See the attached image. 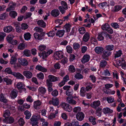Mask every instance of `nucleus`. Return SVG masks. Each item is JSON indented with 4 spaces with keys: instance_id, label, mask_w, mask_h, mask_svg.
Returning <instances> with one entry per match:
<instances>
[{
    "instance_id": "obj_1",
    "label": "nucleus",
    "mask_w": 126,
    "mask_h": 126,
    "mask_svg": "<svg viewBox=\"0 0 126 126\" xmlns=\"http://www.w3.org/2000/svg\"><path fill=\"white\" fill-rule=\"evenodd\" d=\"M40 119V115L38 114L33 115L30 119V123L32 125V126H38L37 121Z\"/></svg>"
},
{
    "instance_id": "obj_2",
    "label": "nucleus",
    "mask_w": 126,
    "mask_h": 126,
    "mask_svg": "<svg viewBox=\"0 0 126 126\" xmlns=\"http://www.w3.org/2000/svg\"><path fill=\"white\" fill-rule=\"evenodd\" d=\"M61 6H59L58 9L62 14L64 13L65 10L68 9L67 5L66 2L64 1H62L61 2Z\"/></svg>"
},
{
    "instance_id": "obj_3",
    "label": "nucleus",
    "mask_w": 126,
    "mask_h": 126,
    "mask_svg": "<svg viewBox=\"0 0 126 126\" xmlns=\"http://www.w3.org/2000/svg\"><path fill=\"white\" fill-rule=\"evenodd\" d=\"M62 107L65 110L70 112L72 110V108L68 104L64 102L62 103L61 105Z\"/></svg>"
},
{
    "instance_id": "obj_4",
    "label": "nucleus",
    "mask_w": 126,
    "mask_h": 126,
    "mask_svg": "<svg viewBox=\"0 0 126 126\" xmlns=\"http://www.w3.org/2000/svg\"><path fill=\"white\" fill-rule=\"evenodd\" d=\"M54 55L56 60H59L63 58V52L61 51H57L54 53Z\"/></svg>"
},
{
    "instance_id": "obj_5",
    "label": "nucleus",
    "mask_w": 126,
    "mask_h": 126,
    "mask_svg": "<svg viewBox=\"0 0 126 126\" xmlns=\"http://www.w3.org/2000/svg\"><path fill=\"white\" fill-rule=\"evenodd\" d=\"M74 98H75L73 96H67L66 98V102L72 105H75L76 104V102L73 99Z\"/></svg>"
},
{
    "instance_id": "obj_6",
    "label": "nucleus",
    "mask_w": 126,
    "mask_h": 126,
    "mask_svg": "<svg viewBox=\"0 0 126 126\" xmlns=\"http://www.w3.org/2000/svg\"><path fill=\"white\" fill-rule=\"evenodd\" d=\"M111 53L109 51L107 50H105L103 52V53L102 54V56L103 59L107 60L108 59V57L110 55Z\"/></svg>"
},
{
    "instance_id": "obj_7",
    "label": "nucleus",
    "mask_w": 126,
    "mask_h": 126,
    "mask_svg": "<svg viewBox=\"0 0 126 126\" xmlns=\"http://www.w3.org/2000/svg\"><path fill=\"white\" fill-rule=\"evenodd\" d=\"M3 122L6 123L11 124L14 122V119L12 117H7L2 120Z\"/></svg>"
},
{
    "instance_id": "obj_8",
    "label": "nucleus",
    "mask_w": 126,
    "mask_h": 126,
    "mask_svg": "<svg viewBox=\"0 0 126 126\" xmlns=\"http://www.w3.org/2000/svg\"><path fill=\"white\" fill-rule=\"evenodd\" d=\"M84 117V114L82 112H78L76 115V118L78 120L81 121L83 120Z\"/></svg>"
},
{
    "instance_id": "obj_9",
    "label": "nucleus",
    "mask_w": 126,
    "mask_h": 126,
    "mask_svg": "<svg viewBox=\"0 0 126 126\" xmlns=\"http://www.w3.org/2000/svg\"><path fill=\"white\" fill-rule=\"evenodd\" d=\"M50 14L52 16L56 17L59 15L60 12L58 9H55L51 11Z\"/></svg>"
},
{
    "instance_id": "obj_10",
    "label": "nucleus",
    "mask_w": 126,
    "mask_h": 126,
    "mask_svg": "<svg viewBox=\"0 0 126 126\" xmlns=\"http://www.w3.org/2000/svg\"><path fill=\"white\" fill-rule=\"evenodd\" d=\"M16 86L18 90H22L24 91L26 90V89L24 88L25 87L24 84L21 82H19L17 83L16 85Z\"/></svg>"
},
{
    "instance_id": "obj_11",
    "label": "nucleus",
    "mask_w": 126,
    "mask_h": 126,
    "mask_svg": "<svg viewBox=\"0 0 126 126\" xmlns=\"http://www.w3.org/2000/svg\"><path fill=\"white\" fill-rule=\"evenodd\" d=\"M23 74L27 78L29 79L31 78L32 76V73L29 71H24L23 72Z\"/></svg>"
},
{
    "instance_id": "obj_12",
    "label": "nucleus",
    "mask_w": 126,
    "mask_h": 126,
    "mask_svg": "<svg viewBox=\"0 0 126 126\" xmlns=\"http://www.w3.org/2000/svg\"><path fill=\"white\" fill-rule=\"evenodd\" d=\"M16 6L15 4L13 2L10 3L8 5V7L6 9V11L9 12L11 10H14Z\"/></svg>"
},
{
    "instance_id": "obj_13",
    "label": "nucleus",
    "mask_w": 126,
    "mask_h": 126,
    "mask_svg": "<svg viewBox=\"0 0 126 126\" xmlns=\"http://www.w3.org/2000/svg\"><path fill=\"white\" fill-rule=\"evenodd\" d=\"M90 58V56L89 55H85L82 58L81 62L83 63H85L89 61Z\"/></svg>"
},
{
    "instance_id": "obj_14",
    "label": "nucleus",
    "mask_w": 126,
    "mask_h": 126,
    "mask_svg": "<svg viewBox=\"0 0 126 126\" xmlns=\"http://www.w3.org/2000/svg\"><path fill=\"white\" fill-rule=\"evenodd\" d=\"M100 102L99 101H95L91 104V107L95 109H97V107L100 106Z\"/></svg>"
},
{
    "instance_id": "obj_15",
    "label": "nucleus",
    "mask_w": 126,
    "mask_h": 126,
    "mask_svg": "<svg viewBox=\"0 0 126 126\" xmlns=\"http://www.w3.org/2000/svg\"><path fill=\"white\" fill-rule=\"evenodd\" d=\"M95 52L97 54H100L102 53L104 51L103 48L100 47H96L95 48Z\"/></svg>"
},
{
    "instance_id": "obj_16",
    "label": "nucleus",
    "mask_w": 126,
    "mask_h": 126,
    "mask_svg": "<svg viewBox=\"0 0 126 126\" xmlns=\"http://www.w3.org/2000/svg\"><path fill=\"white\" fill-rule=\"evenodd\" d=\"M18 60V62L23 65L26 66L28 64V63L27 60L25 59H22L21 58H19Z\"/></svg>"
},
{
    "instance_id": "obj_17",
    "label": "nucleus",
    "mask_w": 126,
    "mask_h": 126,
    "mask_svg": "<svg viewBox=\"0 0 126 126\" xmlns=\"http://www.w3.org/2000/svg\"><path fill=\"white\" fill-rule=\"evenodd\" d=\"M35 68L37 70L43 72H46L47 70V69L39 65H37Z\"/></svg>"
},
{
    "instance_id": "obj_18",
    "label": "nucleus",
    "mask_w": 126,
    "mask_h": 126,
    "mask_svg": "<svg viewBox=\"0 0 126 126\" xmlns=\"http://www.w3.org/2000/svg\"><path fill=\"white\" fill-rule=\"evenodd\" d=\"M48 77L49 78L48 79L52 82L55 81L59 80V77H57L51 75L48 76Z\"/></svg>"
},
{
    "instance_id": "obj_19",
    "label": "nucleus",
    "mask_w": 126,
    "mask_h": 126,
    "mask_svg": "<svg viewBox=\"0 0 126 126\" xmlns=\"http://www.w3.org/2000/svg\"><path fill=\"white\" fill-rule=\"evenodd\" d=\"M91 85V83L89 82H87L85 84L86 88H85V90L86 91H89L92 89V87L90 86Z\"/></svg>"
},
{
    "instance_id": "obj_20",
    "label": "nucleus",
    "mask_w": 126,
    "mask_h": 126,
    "mask_svg": "<svg viewBox=\"0 0 126 126\" xmlns=\"http://www.w3.org/2000/svg\"><path fill=\"white\" fill-rule=\"evenodd\" d=\"M12 75L19 79H23L24 78V77L21 74L19 73L13 72L12 73Z\"/></svg>"
},
{
    "instance_id": "obj_21",
    "label": "nucleus",
    "mask_w": 126,
    "mask_h": 126,
    "mask_svg": "<svg viewBox=\"0 0 126 126\" xmlns=\"http://www.w3.org/2000/svg\"><path fill=\"white\" fill-rule=\"evenodd\" d=\"M34 107L35 109L38 110L39 109V107L41 104V102L39 100H38L34 102Z\"/></svg>"
},
{
    "instance_id": "obj_22",
    "label": "nucleus",
    "mask_w": 126,
    "mask_h": 126,
    "mask_svg": "<svg viewBox=\"0 0 126 126\" xmlns=\"http://www.w3.org/2000/svg\"><path fill=\"white\" fill-rule=\"evenodd\" d=\"M13 29V28L11 26H9L4 27L3 30L5 32H9L12 31Z\"/></svg>"
},
{
    "instance_id": "obj_23",
    "label": "nucleus",
    "mask_w": 126,
    "mask_h": 126,
    "mask_svg": "<svg viewBox=\"0 0 126 126\" xmlns=\"http://www.w3.org/2000/svg\"><path fill=\"white\" fill-rule=\"evenodd\" d=\"M103 112L105 114L112 113L113 110L108 108H104L103 110Z\"/></svg>"
},
{
    "instance_id": "obj_24",
    "label": "nucleus",
    "mask_w": 126,
    "mask_h": 126,
    "mask_svg": "<svg viewBox=\"0 0 126 126\" xmlns=\"http://www.w3.org/2000/svg\"><path fill=\"white\" fill-rule=\"evenodd\" d=\"M37 24L40 26L45 28L46 26L45 23L43 20H39L37 21Z\"/></svg>"
},
{
    "instance_id": "obj_25",
    "label": "nucleus",
    "mask_w": 126,
    "mask_h": 126,
    "mask_svg": "<svg viewBox=\"0 0 126 126\" xmlns=\"http://www.w3.org/2000/svg\"><path fill=\"white\" fill-rule=\"evenodd\" d=\"M89 38L90 36L89 33L86 32L83 37V40L84 41L86 42L89 40Z\"/></svg>"
},
{
    "instance_id": "obj_26",
    "label": "nucleus",
    "mask_w": 126,
    "mask_h": 126,
    "mask_svg": "<svg viewBox=\"0 0 126 126\" xmlns=\"http://www.w3.org/2000/svg\"><path fill=\"white\" fill-rule=\"evenodd\" d=\"M0 100L1 101L4 103H6L7 102V99L2 93H1L0 95Z\"/></svg>"
},
{
    "instance_id": "obj_27",
    "label": "nucleus",
    "mask_w": 126,
    "mask_h": 126,
    "mask_svg": "<svg viewBox=\"0 0 126 126\" xmlns=\"http://www.w3.org/2000/svg\"><path fill=\"white\" fill-rule=\"evenodd\" d=\"M14 37V36L13 35H9L6 37V39L7 41L9 43H11Z\"/></svg>"
},
{
    "instance_id": "obj_28",
    "label": "nucleus",
    "mask_w": 126,
    "mask_h": 126,
    "mask_svg": "<svg viewBox=\"0 0 126 126\" xmlns=\"http://www.w3.org/2000/svg\"><path fill=\"white\" fill-rule=\"evenodd\" d=\"M24 55L27 57H30L31 55L30 51L28 49H25L23 52Z\"/></svg>"
},
{
    "instance_id": "obj_29",
    "label": "nucleus",
    "mask_w": 126,
    "mask_h": 126,
    "mask_svg": "<svg viewBox=\"0 0 126 126\" xmlns=\"http://www.w3.org/2000/svg\"><path fill=\"white\" fill-rule=\"evenodd\" d=\"M38 91L40 94H44L46 92V90L45 88L41 87L39 88Z\"/></svg>"
},
{
    "instance_id": "obj_30",
    "label": "nucleus",
    "mask_w": 126,
    "mask_h": 126,
    "mask_svg": "<svg viewBox=\"0 0 126 126\" xmlns=\"http://www.w3.org/2000/svg\"><path fill=\"white\" fill-rule=\"evenodd\" d=\"M65 31L64 30H58L57 32L56 33V35L59 37H62L64 35Z\"/></svg>"
},
{
    "instance_id": "obj_31",
    "label": "nucleus",
    "mask_w": 126,
    "mask_h": 126,
    "mask_svg": "<svg viewBox=\"0 0 126 126\" xmlns=\"http://www.w3.org/2000/svg\"><path fill=\"white\" fill-rule=\"evenodd\" d=\"M86 91L85 90V88L83 87H82L80 91V94L82 97H84L85 95Z\"/></svg>"
},
{
    "instance_id": "obj_32",
    "label": "nucleus",
    "mask_w": 126,
    "mask_h": 126,
    "mask_svg": "<svg viewBox=\"0 0 126 126\" xmlns=\"http://www.w3.org/2000/svg\"><path fill=\"white\" fill-rule=\"evenodd\" d=\"M109 28H110V26L109 24L107 23H105L103 24L101 27L102 29L103 30L107 31Z\"/></svg>"
},
{
    "instance_id": "obj_33",
    "label": "nucleus",
    "mask_w": 126,
    "mask_h": 126,
    "mask_svg": "<svg viewBox=\"0 0 126 126\" xmlns=\"http://www.w3.org/2000/svg\"><path fill=\"white\" fill-rule=\"evenodd\" d=\"M3 82H6V83L7 85L11 84L12 81L11 79H9L7 78H3Z\"/></svg>"
},
{
    "instance_id": "obj_34",
    "label": "nucleus",
    "mask_w": 126,
    "mask_h": 126,
    "mask_svg": "<svg viewBox=\"0 0 126 126\" xmlns=\"http://www.w3.org/2000/svg\"><path fill=\"white\" fill-rule=\"evenodd\" d=\"M24 114L26 115L25 118L26 119H29L31 116V112L28 110L25 111L24 112Z\"/></svg>"
},
{
    "instance_id": "obj_35",
    "label": "nucleus",
    "mask_w": 126,
    "mask_h": 126,
    "mask_svg": "<svg viewBox=\"0 0 126 126\" xmlns=\"http://www.w3.org/2000/svg\"><path fill=\"white\" fill-rule=\"evenodd\" d=\"M9 15L13 18H15L17 15V13L15 11H11L9 13Z\"/></svg>"
},
{
    "instance_id": "obj_36",
    "label": "nucleus",
    "mask_w": 126,
    "mask_h": 126,
    "mask_svg": "<svg viewBox=\"0 0 126 126\" xmlns=\"http://www.w3.org/2000/svg\"><path fill=\"white\" fill-rule=\"evenodd\" d=\"M89 121L91 122L93 125H94L96 124L95 119L93 117H90L89 118Z\"/></svg>"
},
{
    "instance_id": "obj_37",
    "label": "nucleus",
    "mask_w": 126,
    "mask_h": 126,
    "mask_svg": "<svg viewBox=\"0 0 126 126\" xmlns=\"http://www.w3.org/2000/svg\"><path fill=\"white\" fill-rule=\"evenodd\" d=\"M72 125L73 126H81L79 125V123L76 120H73L71 122Z\"/></svg>"
},
{
    "instance_id": "obj_38",
    "label": "nucleus",
    "mask_w": 126,
    "mask_h": 126,
    "mask_svg": "<svg viewBox=\"0 0 126 126\" xmlns=\"http://www.w3.org/2000/svg\"><path fill=\"white\" fill-rule=\"evenodd\" d=\"M25 44L23 43H20L18 46V48L20 50H23L25 48Z\"/></svg>"
},
{
    "instance_id": "obj_39",
    "label": "nucleus",
    "mask_w": 126,
    "mask_h": 126,
    "mask_svg": "<svg viewBox=\"0 0 126 126\" xmlns=\"http://www.w3.org/2000/svg\"><path fill=\"white\" fill-rule=\"evenodd\" d=\"M31 34L30 33L27 32L24 34V37L25 39L26 40H28L30 39L31 38Z\"/></svg>"
},
{
    "instance_id": "obj_40",
    "label": "nucleus",
    "mask_w": 126,
    "mask_h": 126,
    "mask_svg": "<svg viewBox=\"0 0 126 126\" xmlns=\"http://www.w3.org/2000/svg\"><path fill=\"white\" fill-rule=\"evenodd\" d=\"M59 101L58 98H55L53 99V105L54 106H57L59 104Z\"/></svg>"
},
{
    "instance_id": "obj_41",
    "label": "nucleus",
    "mask_w": 126,
    "mask_h": 126,
    "mask_svg": "<svg viewBox=\"0 0 126 126\" xmlns=\"http://www.w3.org/2000/svg\"><path fill=\"white\" fill-rule=\"evenodd\" d=\"M6 35V34L3 32L0 33V41H2L4 40V38Z\"/></svg>"
},
{
    "instance_id": "obj_42",
    "label": "nucleus",
    "mask_w": 126,
    "mask_h": 126,
    "mask_svg": "<svg viewBox=\"0 0 126 126\" xmlns=\"http://www.w3.org/2000/svg\"><path fill=\"white\" fill-rule=\"evenodd\" d=\"M18 92L17 91H15L13 90L11 92V96L13 98H16Z\"/></svg>"
},
{
    "instance_id": "obj_43",
    "label": "nucleus",
    "mask_w": 126,
    "mask_h": 126,
    "mask_svg": "<svg viewBox=\"0 0 126 126\" xmlns=\"http://www.w3.org/2000/svg\"><path fill=\"white\" fill-rule=\"evenodd\" d=\"M107 100L109 103H111L114 102V98L112 96L108 97L107 98Z\"/></svg>"
},
{
    "instance_id": "obj_44",
    "label": "nucleus",
    "mask_w": 126,
    "mask_h": 126,
    "mask_svg": "<svg viewBox=\"0 0 126 126\" xmlns=\"http://www.w3.org/2000/svg\"><path fill=\"white\" fill-rule=\"evenodd\" d=\"M114 46L113 45H109L106 46V49L108 51H110L112 50H113V48Z\"/></svg>"
},
{
    "instance_id": "obj_45",
    "label": "nucleus",
    "mask_w": 126,
    "mask_h": 126,
    "mask_svg": "<svg viewBox=\"0 0 126 126\" xmlns=\"http://www.w3.org/2000/svg\"><path fill=\"white\" fill-rule=\"evenodd\" d=\"M34 37L36 39L40 40H41V36H40L37 33H35L34 34Z\"/></svg>"
},
{
    "instance_id": "obj_46",
    "label": "nucleus",
    "mask_w": 126,
    "mask_h": 126,
    "mask_svg": "<svg viewBox=\"0 0 126 126\" xmlns=\"http://www.w3.org/2000/svg\"><path fill=\"white\" fill-rule=\"evenodd\" d=\"M16 60L17 59L15 57L12 56L11 57L10 63L11 64H14L16 62Z\"/></svg>"
},
{
    "instance_id": "obj_47",
    "label": "nucleus",
    "mask_w": 126,
    "mask_h": 126,
    "mask_svg": "<svg viewBox=\"0 0 126 126\" xmlns=\"http://www.w3.org/2000/svg\"><path fill=\"white\" fill-rule=\"evenodd\" d=\"M66 49L68 53H72L73 51V49L72 47L68 45L66 46Z\"/></svg>"
},
{
    "instance_id": "obj_48",
    "label": "nucleus",
    "mask_w": 126,
    "mask_h": 126,
    "mask_svg": "<svg viewBox=\"0 0 126 126\" xmlns=\"http://www.w3.org/2000/svg\"><path fill=\"white\" fill-rule=\"evenodd\" d=\"M10 114V113L9 111L8 110H6L4 113L3 115V116L5 118L8 117Z\"/></svg>"
},
{
    "instance_id": "obj_49",
    "label": "nucleus",
    "mask_w": 126,
    "mask_h": 126,
    "mask_svg": "<svg viewBox=\"0 0 126 126\" xmlns=\"http://www.w3.org/2000/svg\"><path fill=\"white\" fill-rule=\"evenodd\" d=\"M71 26L69 24H66L64 26L65 28L66 32H69L70 30V28Z\"/></svg>"
},
{
    "instance_id": "obj_50",
    "label": "nucleus",
    "mask_w": 126,
    "mask_h": 126,
    "mask_svg": "<svg viewBox=\"0 0 126 126\" xmlns=\"http://www.w3.org/2000/svg\"><path fill=\"white\" fill-rule=\"evenodd\" d=\"M107 64V62L103 60L101 61L100 66L101 67H103L105 66Z\"/></svg>"
},
{
    "instance_id": "obj_51",
    "label": "nucleus",
    "mask_w": 126,
    "mask_h": 126,
    "mask_svg": "<svg viewBox=\"0 0 126 126\" xmlns=\"http://www.w3.org/2000/svg\"><path fill=\"white\" fill-rule=\"evenodd\" d=\"M68 70L70 72L72 73L74 72L75 70L74 66L72 65H70L69 66Z\"/></svg>"
},
{
    "instance_id": "obj_52",
    "label": "nucleus",
    "mask_w": 126,
    "mask_h": 126,
    "mask_svg": "<svg viewBox=\"0 0 126 126\" xmlns=\"http://www.w3.org/2000/svg\"><path fill=\"white\" fill-rule=\"evenodd\" d=\"M34 30L36 32H42L43 31L42 29L38 27H35L34 29Z\"/></svg>"
},
{
    "instance_id": "obj_53",
    "label": "nucleus",
    "mask_w": 126,
    "mask_h": 126,
    "mask_svg": "<svg viewBox=\"0 0 126 126\" xmlns=\"http://www.w3.org/2000/svg\"><path fill=\"white\" fill-rule=\"evenodd\" d=\"M103 35V33H99L98 36L97 38L98 40L101 41L103 40L104 39V37L102 36Z\"/></svg>"
},
{
    "instance_id": "obj_54",
    "label": "nucleus",
    "mask_w": 126,
    "mask_h": 126,
    "mask_svg": "<svg viewBox=\"0 0 126 126\" xmlns=\"http://www.w3.org/2000/svg\"><path fill=\"white\" fill-rule=\"evenodd\" d=\"M18 122L20 126H23L25 124V122L22 118H20L18 120Z\"/></svg>"
},
{
    "instance_id": "obj_55",
    "label": "nucleus",
    "mask_w": 126,
    "mask_h": 126,
    "mask_svg": "<svg viewBox=\"0 0 126 126\" xmlns=\"http://www.w3.org/2000/svg\"><path fill=\"white\" fill-rule=\"evenodd\" d=\"M75 78L77 79H82L83 76L82 75L79 73H77L75 75Z\"/></svg>"
},
{
    "instance_id": "obj_56",
    "label": "nucleus",
    "mask_w": 126,
    "mask_h": 126,
    "mask_svg": "<svg viewBox=\"0 0 126 126\" xmlns=\"http://www.w3.org/2000/svg\"><path fill=\"white\" fill-rule=\"evenodd\" d=\"M111 25L115 29H117L119 27V25L116 23H111Z\"/></svg>"
},
{
    "instance_id": "obj_57",
    "label": "nucleus",
    "mask_w": 126,
    "mask_h": 126,
    "mask_svg": "<svg viewBox=\"0 0 126 126\" xmlns=\"http://www.w3.org/2000/svg\"><path fill=\"white\" fill-rule=\"evenodd\" d=\"M79 31L80 34H83L85 32L86 30L84 28L82 27L79 28Z\"/></svg>"
},
{
    "instance_id": "obj_58",
    "label": "nucleus",
    "mask_w": 126,
    "mask_h": 126,
    "mask_svg": "<svg viewBox=\"0 0 126 126\" xmlns=\"http://www.w3.org/2000/svg\"><path fill=\"white\" fill-rule=\"evenodd\" d=\"M55 32L54 31H53L50 32L48 33H47V34L48 35L49 37H53L55 34Z\"/></svg>"
},
{
    "instance_id": "obj_59",
    "label": "nucleus",
    "mask_w": 126,
    "mask_h": 126,
    "mask_svg": "<svg viewBox=\"0 0 126 126\" xmlns=\"http://www.w3.org/2000/svg\"><path fill=\"white\" fill-rule=\"evenodd\" d=\"M73 48L74 49L76 50L79 49L80 47V45L78 43H75L73 44Z\"/></svg>"
},
{
    "instance_id": "obj_60",
    "label": "nucleus",
    "mask_w": 126,
    "mask_h": 126,
    "mask_svg": "<svg viewBox=\"0 0 126 126\" xmlns=\"http://www.w3.org/2000/svg\"><path fill=\"white\" fill-rule=\"evenodd\" d=\"M40 120L43 122L42 123V126H47L48 125V123L47 122L45 121V119H41Z\"/></svg>"
},
{
    "instance_id": "obj_61",
    "label": "nucleus",
    "mask_w": 126,
    "mask_h": 126,
    "mask_svg": "<svg viewBox=\"0 0 126 126\" xmlns=\"http://www.w3.org/2000/svg\"><path fill=\"white\" fill-rule=\"evenodd\" d=\"M21 28L24 30L27 29L28 27V25L26 23L22 24L21 25Z\"/></svg>"
},
{
    "instance_id": "obj_62",
    "label": "nucleus",
    "mask_w": 126,
    "mask_h": 126,
    "mask_svg": "<svg viewBox=\"0 0 126 126\" xmlns=\"http://www.w3.org/2000/svg\"><path fill=\"white\" fill-rule=\"evenodd\" d=\"M122 54V53L121 51L119 50L118 51H117L116 53L114 54V57L115 58L118 57L120 56Z\"/></svg>"
},
{
    "instance_id": "obj_63",
    "label": "nucleus",
    "mask_w": 126,
    "mask_h": 126,
    "mask_svg": "<svg viewBox=\"0 0 126 126\" xmlns=\"http://www.w3.org/2000/svg\"><path fill=\"white\" fill-rule=\"evenodd\" d=\"M81 110L80 108L78 107L74 108L73 110V111L74 112L77 113V112H79Z\"/></svg>"
},
{
    "instance_id": "obj_64",
    "label": "nucleus",
    "mask_w": 126,
    "mask_h": 126,
    "mask_svg": "<svg viewBox=\"0 0 126 126\" xmlns=\"http://www.w3.org/2000/svg\"><path fill=\"white\" fill-rule=\"evenodd\" d=\"M114 11L117 12L120 10L122 8V6L120 5H117L114 7Z\"/></svg>"
}]
</instances>
